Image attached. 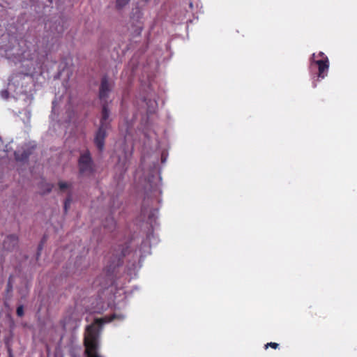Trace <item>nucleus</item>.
Returning a JSON list of instances; mask_svg holds the SVG:
<instances>
[{"label":"nucleus","mask_w":357,"mask_h":357,"mask_svg":"<svg viewBox=\"0 0 357 357\" xmlns=\"http://www.w3.org/2000/svg\"><path fill=\"white\" fill-rule=\"evenodd\" d=\"M109 88L107 78L104 77L102 78L101 84L100 86L99 98L101 102L102 109V119L100 121V126L98 128L94 139V143L99 151H102L105 147V139L106 137V130L105 128V121L109 117L108 105L107 98L109 96Z\"/></svg>","instance_id":"obj_2"},{"label":"nucleus","mask_w":357,"mask_h":357,"mask_svg":"<svg viewBox=\"0 0 357 357\" xmlns=\"http://www.w3.org/2000/svg\"><path fill=\"white\" fill-rule=\"evenodd\" d=\"M16 313L17 315L20 317L24 315V307L22 305H20L17 307Z\"/></svg>","instance_id":"obj_14"},{"label":"nucleus","mask_w":357,"mask_h":357,"mask_svg":"<svg viewBox=\"0 0 357 357\" xmlns=\"http://www.w3.org/2000/svg\"><path fill=\"white\" fill-rule=\"evenodd\" d=\"M50 4L52 3L53 1L52 0H47Z\"/></svg>","instance_id":"obj_21"},{"label":"nucleus","mask_w":357,"mask_h":357,"mask_svg":"<svg viewBox=\"0 0 357 357\" xmlns=\"http://www.w3.org/2000/svg\"><path fill=\"white\" fill-rule=\"evenodd\" d=\"M142 213L143 214H144V213H145V208L144 207L142 208Z\"/></svg>","instance_id":"obj_20"},{"label":"nucleus","mask_w":357,"mask_h":357,"mask_svg":"<svg viewBox=\"0 0 357 357\" xmlns=\"http://www.w3.org/2000/svg\"><path fill=\"white\" fill-rule=\"evenodd\" d=\"M12 291H13V284H12L10 280H9L7 283V285H6V291H7V293H9Z\"/></svg>","instance_id":"obj_17"},{"label":"nucleus","mask_w":357,"mask_h":357,"mask_svg":"<svg viewBox=\"0 0 357 357\" xmlns=\"http://www.w3.org/2000/svg\"><path fill=\"white\" fill-rule=\"evenodd\" d=\"M58 185H59V189L61 191H63V190L71 187V184H68V183H67L66 182H63V181L59 182Z\"/></svg>","instance_id":"obj_11"},{"label":"nucleus","mask_w":357,"mask_h":357,"mask_svg":"<svg viewBox=\"0 0 357 357\" xmlns=\"http://www.w3.org/2000/svg\"><path fill=\"white\" fill-rule=\"evenodd\" d=\"M93 161L89 150L82 153L78 159L79 174L91 175L94 171Z\"/></svg>","instance_id":"obj_3"},{"label":"nucleus","mask_w":357,"mask_h":357,"mask_svg":"<svg viewBox=\"0 0 357 357\" xmlns=\"http://www.w3.org/2000/svg\"><path fill=\"white\" fill-rule=\"evenodd\" d=\"M328 68H318V77L324 78V77L327 75V70Z\"/></svg>","instance_id":"obj_12"},{"label":"nucleus","mask_w":357,"mask_h":357,"mask_svg":"<svg viewBox=\"0 0 357 357\" xmlns=\"http://www.w3.org/2000/svg\"><path fill=\"white\" fill-rule=\"evenodd\" d=\"M71 202H72V197H71V194L69 193L68 197H66V199L64 201L63 208H64L65 213H67V211L70 206Z\"/></svg>","instance_id":"obj_9"},{"label":"nucleus","mask_w":357,"mask_h":357,"mask_svg":"<svg viewBox=\"0 0 357 357\" xmlns=\"http://www.w3.org/2000/svg\"><path fill=\"white\" fill-rule=\"evenodd\" d=\"M48 52L47 50H43L41 52L38 53V56L37 59L38 64L40 65V67H43V65L45 63V61L47 59Z\"/></svg>","instance_id":"obj_8"},{"label":"nucleus","mask_w":357,"mask_h":357,"mask_svg":"<svg viewBox=\"0 0 357 357\" xmlns=\"http://www.w3.org/2000/svg\"><path fill=\"white\" fill-rule=\"evenodd\" d=\"M31 154V151L29 149H22L15 151V160L20 162H24L28 160L29 155Z\"/></svg>","instance_id":"obj_7"},{"label":"nucleus","mask_w":357,"mask_h":357,"mask_svg":"<svg viewBox=\"0 0 357 357\" xmlns=\"http://www.w3.org/2000/svg\"><path fill=\"white\" fill-rule=\"evenodd\" d=\"M18 244V237L15 234H10L6 236L3 243L4 249L7 250H12Z\"/></svg>","instance_id":"obj_6"},{"label":"nucleus","mask_w":357,"mask_h":357,"mask_svg":"<svg viewBox=\"0 0 357 357\" xmlns=\"http://www.w3.org/2000/svg\"><path fill=\"white\" fill-rule=\"evenodd\" d=\"M112 317H113V321H114L115 319L121 320V319H123L124 316L123 314H117L115 312H113Z\"/></svg>","instance_id":"obj_16"},{"label":"nucleus","mask_w":357,"mask_h":357,"mask_svg":"<svg viewBox=\"0 0 357 357\" xmlns=\"http://www.w3.org/2000/svg\"><path fill=\"white\" fill-rule=\"evenodd\" d=\"M106 275L108 278L110 277V265H107L105 269Z\"/></svg>","instance_id":"obj_18"},{"label":"nucleus","mask_w":357,"mask_h":357,"mask_svg":"<svg viewBox=\"0 0 357 357\" xmlns=\"http://www.w3.org/2000/svg\"><path fill=\"white\" fill-rule=\"evenodd\" d=\"M1 96L3 99H8L9 97V92L7 90H2L1 91Z\"/></svg>","instance_id":"obj_15"},{"label":"nucleus","mask_w":357,"mask_h":357,"mask_svg":"<svg viewBox=\"0 0 357 357\" xmlns=\"http://www.w3.org/2000/svg\"><path fill=\"white\" fill-rule=\"evenodd\" d=\"M52 185H50V184H48V185H47V188L46 192H50L51 191V190H52Z\"/></svg>","instance_id":"obj_19"},{"label":"nucleus","mask_w":357,"mask_h":357,"mask_svg":"<svg viewBox=\"0 0 357 357\" xmlns=\"http://www.w3.org/2000/svg\"><path fill=\"white\" fill-rule=\"evenodd\" d=\"M271 347L274 349H276L279 347V344L276 342H268L266 344H265V348L267 349L268 347Z\"/></svg>","instance_id":"obj_13"},{"label":"nucleus","mask_w":357,"mask_h":357,"mask_svg":"<svg viewBox=\"0 0 357 357\" xmlns=\"http://www.w3.org/2000/svg\"><path fill=\"white\" fill-rule=\"evenodd\" d=\"M130 0H116V6L117 8L120 9L123 8L126 5H127Z\"/></svg>","instance_id":"obj_10"},{"label":"nucleus","mask_w":357,"mask_h":357,"mask_svg":"<svg viewBox=\"0 0 357 357\" xmlns=\"http://www.w3.org/2000/svg\"><path fill=\"white\" fill-rule=\"evenodd\" d=\"M39 249L41 250L42 249V245H39Z\"/></svg>","instance_id":"obj_22"},{"label":"nucleus","mask_w":357,"mask_h":357,"mask_svg":"<svg viewBox=\"0 0 357 357\" xmlns=\"http://www.w3.org/2000/svg\"><path fill=\"white\" fill-rule=\"evenodd\" d=\"M312 65H317V67H329V61L327 56L322 52L317 54L314 53L311 57Z\"/></svg>","instance_id":"obj_5"},{"label":"nucleus","mask_w":357,"mask_h":357,"mask_svg":"<svg viewBox=\"0 0 357 357\" xmlns=\"http://www.w3.org/2000/svg\"><path fill=\"white\" fill-rule=\"evenodd\" d=\"M130 252V241L125 240L113 250V266L122 265L123 258Z\"/></svg>","instance_id":"obj_4"},{"label":"nucleus","mask_w":357,"mask_h":357,"mask_svg":"<svg viewBox=\"0 0 357 357\" xmlns=\"http://www.w3.org/2000/svg\"><path fill=\"white\" fill-rule=\"evenodd\" d=\"M112 321V315L96 318L93 322L87 326L84 333V345L87 357H100L97 353L100 332L104 324Z\"/></svg>","instance_id":"obj_1"}]
</instances>
